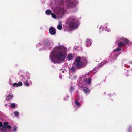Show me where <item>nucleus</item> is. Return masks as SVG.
Instances as JSON below:
<instances>
[{"mask_svg": "<svg viewBox=\"0 0 132 132\" xmlns=\"http://www.w3.org/2000/svg\"><path fill=\"white\" fill-rule=\"evenodd\" d=\"M67 54L66 47L62 45L56 46L50 52L49 59L54 63H60L65 59Z\"/></svg>", "mask_w": 132, "mask_h": 132, "instance_id": "f257e3e1", "label": "nucleus"}, {"mask_svg": "<svg viewBox=\"0 0 132 132\" xmlns=\"http://www.w3.org/2000/svg\"><path fill=\"white\" fill-rule=\"evenodd\" d=\"M68 25L71 30L76 28L78 25V20L77 18L74 16L69 17L67 20Z\"/></svg>", "mask_w": 132, "mask_h": 132, "instance_id": "f03ea898", "label": "nucleus"}, {"mask_svg": "<svg viewBox=\"0 0 132 132\" xmlns=\"http://www.w3.org/2000/svg\"><path fill=\"white\" fill-rule=\"evenodd\" d=\"M66 10V8H64L63 7H57L54 10L56 13V15L53 13H51V15L53 18L59 19L62 16Z\"/></svg>", "mask_w": 132, "mask_h": 132, "instance_id": "7ed1b4c3", "label": "nucleus"}, {"mask_svg": "<svg viewBox=\"0 0 132 132\" xmlns=\"http://www.w3.org/2000/svg\"><path fill=\"white\" fill-rule=\"evenodd\" d=\"M53 44V43L52 42L48 40H46L44 41L42 44L38 43L36 45L37 47L42 46V48H40L39 49V51H41L44 49L50 50L52 47Z\"/></svg>", "mask_w": 132, "mask_h": 132, "instance_id": "20e7f679", "label": "nucleus"}, {"mask_svg": "<svg viewBox=\"0 0 132 132\" xmlns=\"http://www.w3.org/2000/svg\"><path fill=\"white\" fill-rule=\"evenodd\" d=\"M86 60L85 58H81L80 57L78 56L75 59L73 63V65L79 68H82L83 67V64L85 63Z\"/></svg>", "mask_w": 132, "mask_h": 132, "instance_id": "39448f33", "label": "nucleus"}, {"mask_svg": "<svg viewBox=\"0 0 132 132\" xmlns=\"http://www.w3.org/2000/svg\"><path fill=\"white\" fill-rule=\"evenodd\" d=\"M78 3V1L76 0L73 1L70 0L66 1V0H63L62 2H61L62 5H66L68 7L70 8L75 7Z\"/></svg>", "mask_w": 132, "mask_h": 132, "instance_id": "423d86ee", "label": "nucleus"}, {"mask_svg": "<svg viewBox=\"0 0 132 132\" xmlns=\"http://www.w3.org/2000/svg\"><path fill=\"white\" fill-rule=\"evenodd\" d=\"M120 50V47H119L116 49L114 50L111 53L110 57L111 59V62H113L114 60H116V58L121 53L119 52Z\"/></svg>", "mask_w": 132, "mask_h": 132, "instance_id": "0eeeda50", "label": "nucleus"}, {"mask_svg": "<svg viewBox=\"0 0 132 132\" xmlns=\"http://www.w3.org/2000/svg\"><path fill=\"white\" fill-rule=\"evenodd\" d=\"M91 79L88 74L81 75L78 79L79 82L82 81L84 82H91Z\"/></svg>", "mask_w": 132, "mask_h": 132, "instance_id": "6e6552de", "label": "nucleus"}, {"mask_svg": "<svg viewBox=\"0 0 132 132\" xmlns=\"http://www.w3.org/2000/svg\"><path fill=\"white\" fill-rule=\"evenodd\" d=\"M26 76L25 77L24 76L22 75H21L20 76V79L22 81L24 82H30V77L28 76H29V73L28 72H27L26 73H24Z\"/></svg>", "mask_w": 132, "mask_h": 132, "instance_id": "1a4fd4ad", "label": "nucleus"}, {"mask_svg": "<svg viewBox=\"0 0 132 132\" xmlns=\"http://www.w3.org/2000/svg\"><path fill=\"white\" fill-rule=\"evenodd\" d=\"M4 125H3L1 122H0V131H4L7 129L10 130L11 128V126L10 125H7L8 122H4Z\"/></svg>", "mask_w": 132, "mask_h": 132, "instance_id": "9d476101", "label": "nucleus"}, {"mask_svg": "<svg viewBox=\"0 0 132 132\" xmlns=\"http://www.w3.org/2000/svg\"><path fill=\"white\" fill-rule=\"evenodd\" d=\"M49 32L51 35H54L56 32V30L53 27H51L50 28Z\"/></svg>", "mask_w": 132, "mask_h": 132, "instance_id": "9b49d317", "label": "nucleus"}, {"mask_svg": "<svg viewBox=\"0 0 132 132\" xmlns=\"http://www.w3.org/2000/svg\"><path fill=\"white\" fill-rule=\"evenodd\" d=\"M120 40L124 42L125 43L127 44L128 45L130 44L131 42H130L129 40L123 37H122L120 38Z\"/></svg>", "mask_w": 132, "mask_h": 132, "instance_id": "f8f14e48", "label": "nucleus"}, {"mask_svg": "<svg viewBox=\"0 0 132 132\" xmlns=\"http://www.w3.org/2000/svg\"><path fill=\"white\" fill-rule=\"evenodd\" d=\"M73 57L74 56L72 54L69 53L68 54L67 59L68 60L70 61L73 58Z\"/></svg>", "mask_w": 132, "mask_h": 132, "instance_id": "ddd939ff", "label": "nucleus"}, {"mask_svg": "<svg viewBox=\"0 0 132 132\" xmlns=\"http://www.w3.org/2000/svg\"><path fill=\"white\" fill-rule=\"evenodd\" d=\"M91 39H87L86 40V46L87 47H89L91 44Z\"/></svg>", "mask_w": 132, "mask_h": 132, "instance_id": "4468645a", "label": "nucleus"}, {"mask_svg": "<svg viewBox=\"0 0 132 132\" xmlns=\"http://www.w3.org/2000/svg\"><path fill=\"white\" fill-rule=\"evenodd\" d=\"M77 76L74 74H72L70 76L69 78L71 80H73L77 78Z\"/></svg>", "mask_w": 132, "mask_h": 132, "instance_id": "2eb2a0df", "label": "nucleus"}, {"mask_svg": "<svg viewBox=\"0 0 132 132\" xmlns=\"http://www.w3.org/2000/svg\"><path fill=\"white\" fill-rule=\"evenodd\" d=\"M57 29L59 30H61L62 28V23L61 21L59 22V24L57 26Z\"/></svg>", "mask_w": 132, "mask_h": 132, "instance_id": "dca6fc26", "label": "nucleus"}, {"mask_svg": "<svg viewBox=\"0 0 132 132\" xmlns=\"http://www.w3.org/2000/svg\"><path fill=\"white\" fill-rule=\"evenodd\" d=\"M22 85V83H14L13 84V86L18 87L21 86Z\"/></svg>", "mask_w": 132, "mask_h": 132, "instance_id": "f3484780", "label": "nucleus"}, {"mask_svg": "<svg viewBox=\"0 0 132 132\" xmlns=\"http://www.w3.org/2000/svg\"><path fill=\"white\" fill-rule=\"evenodd\" d=\"M83 91L85 93H89L90 90L87 87H85L83 88Z\"/></svg>", "mask_w": 132, "mask_h": 132, "instance_id": "a211bd4d", "label": "nucleus"}, {"mask_svg": "<svg viewBox=\"0 0 132 132\" xmlns=\"http://www.w3.org/2000/svg\"><path fill=\"white\" fill-rule=\"evenodd\" d=\"M118 47H120V46H125V45H126V44L121 42H119L118 43Z\"/></svg>", "mask_w": 132, "mask_h": 132, "instance_id": "6ab92c4d", "label": "nucleus"}, {"mask_svg": "<svg viewBox=\"0 0 132 132\" xmlns=\"http://www.w3.org/2000/svg\"><path fill=\"white\" fill-rule=\"evenodd\" d=\"M13 97V95H9L8 96H7L6 100L7 101H9L11 100V98H12Z\"/></svg>", "mask_w": 132, "mask_h": 132, "instance_id": "aec40b11", "label": "nucleus"}, {"mask_svg": "<svg viewBox=\"0 0 132 132\" xmlns=\"http://www.w3.org/2000/svg\"><path fill=\"white\" fill-rule=\"evenodd\" d=\"M75 70V68L73 66L70 68V72H74Z\"/></svg>", "mask_w": 132, "mask_h": 132, "instance_id": "412c9836", "label": "nucleus"}, {"mask_svg": "<svg viewBox=\"0 0 132 132\" xmlns=\"http://www.w3.org/2000/svg\"><path fill=\"white\" fill-rule=\"evenodd\" d=\"M51 11L49 10H47L46 11V14L48 15H50V14H51Z\"/></svg>", "mask_w": 132, "mask_h": 132, "instance_id": "4be33fe9", "label": "nucleus"}, {"mask_svg": "<svg viewBox=\"0 0 132 132\" xmlns=\"http://www.w3.org/2000/svg\"><path fill=\"white\" fill-rule=\"evenodd\" d=\"M104 27L102 25L99 28L100 32H101L103 31Z\"/></svg>", "mask_w": 132, "mask_h": 132, "instance_id": "5701e85b", "label": "nucleus"}, {"mask_svg": "<svg viewBox=\"0 0 132 132\" xmlns=\"http://www.w3.org/2000/svg\"><path fill=\"white\" fill-rule=\"evenodd\" d=\"M107 62L106 61H103L102 62H101L100 65V66H103L104 64H105L106 63H107Z\"/></svg>", "mask_w": 132, "mask_h": 132, "instance_id": "b1692460", "label": "nucleus"}, {"mask_svg": "<svg viewBox=\"0 0 132 132\" xmlns=\"http://www.w3.org/2000/svg\"><path fill=\"white\" fill-rule=\"evenodd\" d=\"M75 103L76 105L78 106L79 107L80 106V104L79 103V102L77 101H75Z\"/></svg>", "mask_w": 132, "mask_h": 132, "instance_id": "393cba45", "label": "nucleus"}, {"mask_svg": "<svg viewBox=\"0 0 132 132\" xmlns=\"http://www.w3.org/2000/svg\"><path fill=\"white\" fill-rule=\"evenodd\" d=\"M14 114L16 117H17L19 116V113L18 112L16 111L15 112Z\"/></svg>", "mask_w": 132, "mask_h": 132, "instance_id": "a878e982", "label": "nucleus"}, {"mask_svg": "<svg viewBox=\"0 0 132 132\" xmlns=\"http://www.w3.org/2000/svg\"><path fill=\"white\" fill-rule=\"evenodd\" d=\"M11 106L12 108H14L15 106V104L14 103H12L11 104Z\"/></svg>", "mask_w": 132, "mask_h": 132, "instance_id": "bb28decb", "label": "nucleus"}, {"mask_svg": "<svg viewBox=\"0 0 132 132\" xmlns=\"http://www.w3.org/2000/svg\"><path fill=\"white\" fill-rule=\"evenodd\" d=\"M16 128H17V127L16 126H14V127L13 129L12 130V131H16Z\"/></svg>", "mask_w": 132, "mask_h": 132, "instance_id": "cd10ccee", "label": "nucleus"}, {"mask_svg": "<svg viewBox=\"0 0 132 132\" xmlns=\"http://www.w3.org/2000/svg\"><path fill=\"white\" fill-rule=\"evenodd\" d=\"M75 48H76V50H77L78 51H79V50H78V48H80V49L81 50L82 48L81 47H79V46H78V47H76V46H75L74 47Z\"/></svg>", "mask_w": 132, "mask_h": 132, "instance_id": "c85d7f7f", "label": "nucleus"}, {"mask_svg": "<svg viewBox=\"0 0 132 132\" xmlns=\"http://www.w3.org/2000/svg\"><path fill=\"white\" fill-rule=\"evenodd\" d=\"M98 67H97V68L95 67V68H93V71H95V70L97 71V70H98Z\"/></svg>", "mask_w": 132, "mask_h": 132, "instance_id": "c756f323", "label": "nucleus"}, {"mask_svg": "<svg viewBox=\"0 0 132 132\" xmlns=\"http://www.w3.org/2000/svg\"><path fill=\"white\" fill-rule=\"evenodd\" d=\"M105 31L107 30V32H109L110 30V29H107V27H106L105 28Z\"/></svg>", "mask_w": 132, "mask_h": 132, "instance_id": "7c9ffc66", "label": "nucleus"}, {"mask_svg": "<svg viewBox=\"0 0 132 132\" xmlns=\"http://www.w3.org/2000/svg\"><path fill=\"white\" fill-rule=\"evenodd\" d=\"M74 89L73 88L72 86H71L70 87V89L71 92Z\"/></svg>", "mask_w": 132, "mask_h": 132, "instance_id": "2f4dec72", "label": "nucleus"}, {"mask_svg": "<svg viewBox=\"0 0 132 132\" xmlns=\"http://www.w3.org/2000/svg\"><path fill=\"white\" fill-rule=\"evenodd\" d=\"M24 85L26 86H28L29 85V83H24Z\"/></svg>", "mask_w": 132, "mask_h": 132, "instance_id": "473e14b6", "label": "nucleus"}, {"mask_svg": "<svg viewBox=\"0 0 132 132\" xmlns=\"http://www.w3.org/2000/svg\"><path fill=\"white\" fill-rule=\"evenodd\" d=\"M59 78H60L61 79L62 78V76L60 75L59 76Z\"/></svg>", "mask_w": 132, "mask_h": 132, "instance_id": "72a5a7b5", "label": "nucleus"}, {"mask_svg": "<svg viewBox=\"0 0 132 132\" xmlns=\"http://www.w3.org/2000/svg\"><path fill=\"white\" fill-rule=\"evenodd\" d=\"M130 62L132 64V61H130Z\"/></svg>", "mask_w": 132, "mask_h": 132, "instance_id": "f704fd0d", "label": "nucleus"}, {"mask_svg": "<svg viewBox=\"0 0 132 132\" xmlns=\"http://www.w3.org/2000/svg\"><path fill=\"white\" fill-rule=\"evenodd\" d=\"M7 106V104H6L5 105V106Z\"/></svg>", "mask_w": 132, "mask_h": 132, "instance_id": "c9c22d12", "label": "nucleus"}, {"mask_svg": "<svg viewBox=\"0 0 132 132\" xmlns=\"http://www.w3.org/2000/svg\"><path fill=\"white\" fill-rule=\"evenodd\" d=\"M19 82L21 83V82H21V81H20V82Z\"/></svg>", "mask_w": 132, "mask_h": 132, "instance_id": "e433bc0d", "label": "nucleus"}, {"mask_svg": "<svg viewBox=\"0 0 132 132\" xmlns=\"http://www.w3.org/2000/svg\"><path fill=\"white\" fill-rule=\"evenodd\" d=\"M18 74H19V75L20 74V72H19L18 73Z\"/></svg>", "mask_w": 132, "mask_h": 132, "instance_id": "4c0bfd02", "label": "nucleus"}, {"mask_svg": "<svg viewBox=\"0 0 132 132\" xmlns=\"http://www.w3.org/2000/svg\"><path fill=\"white\" fill-rule=\"evenodd\" d=\"M62 72H63L64 71H62Z\"/></svg>", "mask_w": 132, "mask_h": 132, "instance_id": "58836bf2", "label": "nucleus"}, {"mask_svg": "<svg viewBox=\"0 0 132 132\" xmlns=\"http://www.w3.org/2000/svg\"><path fill=\"white\" fill-rule=\"evenodd\" d=\"M80 84H81V85L82 84V83H80Z\"/></svg>", "mask_w": 132, "mask_h": 132, "instance_id": "ea45409f", "label": "nucleus"}, {"mask_svg": "<svg viewBox=\"0 0 132 132\" xmlns=\"http://www.w3.org/2000/svg\"><path fill=\"white\" fill-rule=\"evenodd\" d=\"M94 73H96V72H94Z\"/></svg>", "mask_w": 132, "mask_h": 132, "instance_id": "a19ab883", "label": "nucleus"}]
</instances>
